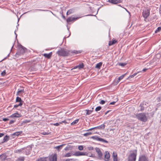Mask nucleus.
Masks as SVG:
<instances>
[{"instance_id": "obj_1", "label": "nucleus", "mask_w": 161, "mask_h": 161, "mask_svg": "<svg viewBox=\"0 0 161 161\" xmlns=\"http://www.w3.org/2000/svg\"><path fill=\"white\" fill-rule=\"evenodd\" d=\"M57 54L60 56H67L70 55V51L64 48H61L57 52Z\"/></svg>"}, {"instance_id": "obj_2", "label": "nucleus", "mask_w": 161, "mask_h": 161, "mask_svg": "<svg viewBox=\"0 0 161 161\" xmlns=\"http://www.w3.org/2000/svg\"><path fill=\"white\" fill-rule=\"evenodd\" d=\"M136 118L141 121L146 122L147 121V117L145 113L136 114Z\"/></svg>"}, {"instance_id": "obj_3", "label": "nucleus", "mask_w": 161, "mask_h": 161, "mask_svg": "<svg viewBox=\"0 0 161 161\" xmlns=\"http://www.w3.org/2000/svg\"><path fill=\"white\" fill-rule=\"evenodd\" d=\"M136 155L137 153L136 151L135 153H131L129 155L128 158V161H136Z\"/></svg>"}, {"instance_id": "obj_4", "label": "nucleus", "mask_w": 161, "mask_h": 161, "mask_svg": "<svg viewBox=\"0 0 161 161\" xmlns=\"http://www.w3.org/2000/svg\"><path fill=\"white\" fill-rule=\"evenodd\" d=\"M91 138L97 141H100L106 143H108V142L102 138H100L98 136H92L91 137Z\"/></svg>"}, {"instance_id": "obj_5", "label": "nucleus", "mask_w": 161, "mask_h": 161, "mask_svg": "<svg viewBox=\"0 0 161 161\" xmlns=\"http://www.w3.org/2000/svg\"><path fill=\"white\" fill-rule=\"evenodd\" d=\"M150 14V10L147 9L143 10L142 12V15L144 18L146 19Z\"/></svg>"}, {"instance_id": "obj_6", "label": "nucleus", "mask_w": 161, "mask_h": 161, "mask_svg": "<svg viewBox=\"0 0 161 161\" xmlns=\"http://www.w3.org/2000/svg\"><path fill=\"white\" fill-rule=\"evenodd\" d=\"M31 148L30 147H27L26 148H24L22 152L26 155H28L30 154Z\"/></svg>"}, {"instance_id": "obj_7", "label": "nucleus", "mask_w": 161, "mask_h": 161, "mask_svg": "<svg viewBox=\"0 0 161 161\" xmlns=\"http://www.w3.org/2000/svg\"><path fill=\"white\" fill-rule=\"evenodd\" d=\"M138 161H149L147 157L144 155L140 156L139 158Z\"/></svg>"}, {"instance_id": "obj_8", "label": "nucleus", "mask_w": 161, "mask_h": 161, "mask_svg": "<svg viewBox=\"0 0 161 161\" xmlns=\"http://www.w3.org/2000/svg\"><path fill=\"white\" fill-rule=\"evenodd\" d=\"M104 154V161H109L110 157L109 153L107 151H106L105 152Z\"/></svg>"}, {"instance_id": "obj_9", "label": "nucleus", "mask_w": 161, "mask_h": 161, "mask_svg": "<svg viewBox=\"0 0 161 161\" xmlns=\"http://www.w3.org/2000/svg\"><path fill=\"white\" fill-rule=\"evenodd\" d=\"M147 103L145 101H143L139 105V107H140V110L141 111H143L144 110V106L146 105Z\"/></svg>"}, {"instance_id": "obj_10", "label": "nucleus", "mask_w": 161, "mask_h": 161, "mask_svg": "<svg viewBox=\"0 0 161 161\" xmlns=\"http://www.w3.org/2000/svg\"><path fill=\"white\" fill-rule=\"evenodd\" d=\"M95 150L97 153L98 157L99 158H101L103 156V154L102 153L99 148L98 147H96L95 148Z\"/></svg>"}, {"instance_id": "obj_11", "label": "nucleus", "mask_w": 161, "mask_h": 161, "mask_svg": "<svg viewBox=\"0 0 161 161\" xmlns=\"http://www.w3.org/2000/svg\"><path fill=\"white\" fill-rule=\"evenodd\" d=\"M50 161H57V155L56 154H54L52 156L50 157L49 158Z\"/></svg>"}, {"instance_id": "obj_12", "label": "nucleus", "mask_w": 161, "mask_h": 161, "mask_svg": "<svg viewBox=\"0 0 161 161\" xmlns=\"http://www.w3.org/2000/svg\"><path fill=\"white\" fill-rule=\"evenodd\" d=\"M7 156L5 153H4L0 155V161H3L6 160Z\"/></svg>"}, {"instance_id": "obj_13", "label": "nucleus", "mask_w": 161, "mask_h": 161, "mask_svg": "<svg viewBox=\"0 0 161 161\" xmlns=\"http://www.w3.org/2000/svg\"><path fill=\"white\" fill-rule=\"evenodd\" d=\"M76 156H79L81 155H87V153H86L80 152H76L75 154H74Z\"/></svg>"}, {"instance_id": "obj_14", "label": "nucleus", "mask_w": 161, "mask_h": 161, "mask_svg": "<svg viewBox=\"0 0 161 161\" xmlns=\"http://www.w3.org/2000/svg\"><path fill=\"white\" fill-rule=\"evenodd\" d=\"M26 48L24 47L21 45L19 49V52L20 54H23L25 52V49Z\"/></svg>"}, {"instance_id": "obj_15", "label": "nucleus", "mask_w": 161, "mask_h": 161, "mask_svg": "<svg viewBox=\"0 0 161 161\" xmlns=\"http://www.w3.org/2000/svg\"><path fill=\"white\" fill-rule=\"evenodd\" d=\"M78 18H75L74 17H70L68 18L67 19V22L68 23L70 22L71 21H75Z\"/></svg>"}, {"instance_id": "obj_16", "label": "nucleus", "mask_w": 161, "mask_h": 161, "mask_svg": "<svg viewBox=\"0 0 161 161\" xmlns=\"http://www.w3.org/2000/svg\"><path fill=\"white\" fill-rule=\"evenodd\" d=\"M52 52L50 53H44L43 54V55L45 58L49 59L51 58L52 55Z\"/></svg>"}, {"instance_id": "obj_17", "label": "nucleus", "mask_w": 161, "mask_h": 161, "mask_svg": "<svg viewBox=\"0 0 161 161\" xmlns=\"http://www.w3.org/2000/svg\"><path fill=\"white\" fill-rule=\"evenodd\" d=\"M21 116V114H18L17 113H15L13 114L12 115H11L10 116V117H12V118H13V117L19 118V117H20Z\"/></svg>"}, {"instance_id": "obj_18", "label": "nucleus", "mask_w": 161, "mask_h": 161, "mask_svg": "<svg viewBox=\"0 0 161 161\" xmlns=\"http://www.w3.org/2000/svg\"><path fill=\"white\" fill-rule=\"evenodd\" d=\"M105 125L104 124H103L101 125H99L98 126L95 127V129H99L100 130H103L104 129L105 127Z\"/></svg>"}, {"instance_id": "obj_19", "label": "nucleus", "mask_w": 161, "mask_h": 161, "mask_svg": "<svg viewBox=\"0 0 161 161\" xmlns=\"http://www.w3.org/2000/svg\"><path fill=\"white\" fill-rule=\"evenodd\" d=\"M108 1L113 4H116L120 3V0H108Z\"/></svg>"}, {"instance_id": "obj_20", "label": "nucleus", "mask_w": 161, "mask_h": 161, "mask_svg": "<svg viewBox=\"0 0 161 161\" xmlns=\"http://www.w3.org/2000/svg\"><path fill=\"white\" fill-rule=\"evenodd\" d=\"M117 42V41L115 40L112 39L111 41H110L108 43V45L109 46H111L112 45L114 44H115Z\"/></svg>"}, {"instance_id": "obj_21", "label": "nucleus", "mask_w": 161, "mask_h": 161, "mask_svg": "<svg viewBox=\"0 0 161 161\" xmlns=\"http://www.w3.org/2000/svg\"><path fill=\"white\" fill-rule=\"evenodd\" d=\"M9 136H8L6 135L3 138L2 143H4V142L8 141L9 140Z\"/></svg>"}, {"instance_id": "obj_22", "label": "nucleus", "mask_w": 161, "mask_h": 161, "mask_svg": "<svg viewBox=\"0 0 161 161\" xmlns=\"http://www.w3.org/2000/svg\"><path fill=\"white\" fill-rule=\"evenodd\" d=\"M117 153L114 154V153H113V161H118V159L117 157Z\"/></svg>"}, {"instance_id": "obj_23", "label": "nucleus", "mask_w": 161, "mask_h": 161, "mask_svg": "<svg viewBox=\"0 0 161 161\" xmlns=\"http://www.w3.org/2000/svg\"><path fill=\"white\" fill-rule=\"evenodd\" d=\"M22 133V131H18L12 134L13 136H18Z\"/></svg>"}, {"instance_id": "obj_24", "label": "nucleus", "mask_w": 161, "mask_h": 161, "mask_svg": "<svg viewBox=\"0 0 161 161\" xmlns=\"http://www.w3.org/2000/svg\"><path fill=\"white\" fill-rule=\"evenodd\" d=\"M16 102L17 103H23V101L21 100V98L17 97L16 98Z\"/></svg>"}, {"instance_id": "obj_25", "label": "nucleus", "mask_w": 161, "mask_h": 161, "mask_svg": "<svg viewBox=\"0 0 161 161\" xmlns=\"http://www.w3.org/2000/svg\"><path fill=\"white\" fill-rule=\"evenodd\" d=\"M102 63L101 62L99 63H97L96 65L95 66V68H98V69H100L101 67L102 66Z\"/></svg>"}, {"instance_id": "obj_26", "label": "nucleus", "mask_w": 161, "mask_h": 161, "mask_svg": "<svg viewBox=\"0 0 161 161\" xmlns=\"http://www.w3.org/2000/svg\"><path fill=\"white\" fill-rule=\"evenodd\" d=\"M24 150V148H22L19 149H18L14 151V153H20Z\"/></svg>"}, {"instance_id": "obj_27", "label": "nucleus", "mask_w": 161, "mask_h": 161, "mask_svg": "<svg viewBox=\"0 0 161 161\" xmlns=\"http://www.w3.org/2000/svg\"><path fill=\"white\" fill-rule=\"evenodd\" d=\"M23 103H19L18 104H16L14 106V108H17L19 106H21L23 105Z\"/></svg>"}, {"instance_id": "obj_28", "label": "nucleus", "mask_w": 161, "mask_h": 161, "mask_svg": "<svg viewBox=\"0 0 161 161\" xmlns=\"http://www.w3.org/2000/svg\"><path fill=\"white\" fill-rule=\"evenodd\" d=\"M78 69H80L83 68L84 66V64L83 63L79 64L78 65Z\"/></svg>"}, {"instance_id": "obj_29", "label": "nucleus", "mask_w": 161, "mask_h": 161, "mask_svg": "<svg viewBox=\"0 0 161 161\" xmlns=\"http://www.w3.org/2000/svg\"><path fill=\"white\" fill-rule=\"evenodd\" d=\"M64 145H61L55 147V148L57 149L58 151H59L60 149H61Z\"/></svg>"}, {"instance_id": "obj_30", "label": "nucleus", "mask_w": 161, "mask_h": 161, "mask_svg": "<svg viewBox=\"0 0 161 161\" xmlns=\"http://www.w3.org/2000/svg\"><path fill=\"white\" fill-rule=\"evenodd\" d=\"M75 53V54H77L79 53H80V52L79 51H76V50H73L71 52L70 51V53Z\"/></svg>"}, {"instance_id": "obj_31", "label": "nucleus", "mask_w": 161, "mask_h": 161, "mask_svg": "<svg viewBox=\"0 0 161 161\" xmlns=\"http://www.w3.org/2000/svg\"><path fill=\"white\" fill-rule=\"evenodd\" d=\"M25 159L24 157H21L17 159L18 161H24Z\"/></svg>"}, {"instance_id": "obj_32", "label": "nucleus", "mask_w": 161, "mask_h": 161, "mask_svg": "<svg viewBox=\"0 0 161 161\" xmlns=\"http://www.w3.org/2000/svg\"><path fill=\"white\" fill-rule=\"evenodd\" d=\"M72 155L71 153H68L65 154L64 156V157H69L71 156Z\"/></svg>"}, {"instance_id": "obj_33", "label": "nucleus", "mask_w": 161, "mask_h": 161, "mask_svg": "<svg viewBox=\"0 0 161 161\" xmlns=\"http://www.w3.org/2000/svg\"><path fill=\"white\" fill-rule=\"evenodd\" d=\"M125 75H126V74H125L122 75L120 76L119 77L118 79V80H122L123 78L125 77Z\"/></svg>"}, {"instance_id": "obj_34", "label": "nucleus", "mask_w": 161, "mask_h": 161, "mask_svg": "<svg viewBox=\"0 0 161 161\" xmlns=\"http://www.w3.org/2000/svg\"><path fill=\"white\" fill-rule=\"evenodd\" d=\"M79 121V119H76V120H74V121H73L71 124V125H75V124H77L78 122Z\"/></svg>"}, {"instance_id": "obj_35", "label": "nucleus", "mask_w": 161, "mask_h": 161, "mask_svg": "<svg viewBox=\"0 0 161 161\" xmlns=\"http://www.w3.org/2000/svg\"><path fill=\"white\" fill-rule=\"evenodd\" d=\"M137 73H135L133 75H130L127 78V79H130V78H131L133 77L134 76H136L137 75Z\"/></svg>"}, {"instance_id": "obj_36", "label": "nucleus", "mask_w": 161, "mask_h": 161, "mask_svg": "<svg viewBox=\"0 0 161 161\" xmlns=\"http://www.w3.org/2000/svg\"><path fill=\"white\" fill-rule=\"evenodd\" d=\"M92 134V133L91 132H87V133H85L84 134H83V136H89V135H91Z\"/></svg>"}, {"instance_id": "obj_37", "label": "nucleus", "mask_w": 161, "mask_h": 161, "mask_svg": "<svg viewBox=\"0 0 161 161\" xmlns=\"http://www.w3.org/2000/svg\"><path fill=\"white\" fill-rule=\"evenodd\" d=\"M61 124V123H51V125H53L56 126H58L59 125Z\"/></svg>"}, {"instance_id": "obj_38", "label": "nucleus", "mask_w": 161, "mask_h": 161, "mask_svg": "<svg viewBox=\"0 0 161 161\" xmlns=\"http://www.w3.org/2000/svg\"><path fill=\"white\" fill-rule=\"evenodd\" d=\"M126 64V63H119L118 64L119 65L121 66L122 67L124 66Z\"/></svg>"}, {"instance_id": "obj_39", "label": "nucleus", "mask_w": 161, "mask_h": 161, "mask_svg": "<svg viewBox=\"0 0 161 161\" xmlns=\"http://www.w3.org/2000/svg\"><path fill=\"white\" fill-rule=\"evenodd\" d=\"M101 109V107L100 106H99L96 107L95 109V111L97 112L100 110Z\"/></svg>"}, {"instance_id": "obj_40", "label": "nucleus", "mask_w": 161, "mask_h": 161, "mask_svg": "<svg viewBox=\"0 0 161 161\" xmlns=\"http://www.w3.org/2000/svg\"><path fill=\"white\" fill-rule=\"evenodd\" d=\"M22 92H24L23 90H19L16 93V95H19V94Z\"/></svg>"}, {"instance_id": "obj_41", "label": "nucleus", "mask_w": 161, "mask_h": 161, "mask_svg": "<svg viewBox=\"0 0 161 161\" xmlns=\"http://www.w3.org/2000/svg\"><path fill=\"white\" fill-rule=\"evenodd\" d=\"M161 30V27H158L157 29H156L155 31V33H157L159 31Z\"/></svg>"}, {"instance_id": "obj_42", "label": "nucleus", "mask_w": 161, "mask_h": 161, "mask_svg": "<svg viewBox=\"0 0 161 161\" xmlns=\"http://www.w3.org/2000/svg\"><path fill=\"white\" fill-rule=\"evenodd\" d=\"M72 13V10L71 9L67 11L66 14L67 15H69Z\"/></svg>"}, {"instance_id": "obj_43", "label": "nucleus", "mask_w": 161, "mask_h": 161, "mask_svg": "<svg viewBox=\"0 0 161 161\" xmlns=\"http://www.w3.org/2000/svg\"><path fill=\"white\" fill-rule=\"evenodd\" d=\"M30 120H25L23 121V123L26 124L30 122Z\"/></svg>"}, {"instance_id": "obj_44", "label": "nucleus", "mask_w": 161, "mask_h": 161, "mask_svg": "<svg viewBox=\"0 0 161 161\" xmlns=\"http://www.w3.org/2000/svg\"><path fill=\"white\" fill-rule=\"evenodd\" d=\"M86 110V114L87 115H89L91 114V113L92 112V111L91 110Z\"/></svg>"}, {"instance_id": "obj_45", "label": "nucleus", "mask_w": 161, "mask_h": 161, "mask_svg": "<svg viewBox=\"0 0 161 161\" xmlns=\"http://www.w3.org/2000/svg\"><path fill=\"white\" fill-rule=\"evenodd\" d=\"M106 101L103 100H101L100 102L99 103L101 104H104L105 103Z\"/></svg>"}, {"instance_id": "obj_46", "label": "nucleus", "mask_w": 161, "mask_h": 161, "mask_svg": "<svg viewBox=\"0 0 161 161\" xmlns=\"http://www.w3.org/2000/svg\"><path fill=\"white\" fill-rule=\"evenodd\" d=\"M78 149L80 150H82L83 149V147L82 146H80L78 147Z\"/></svg>"}, {"instance_id": "obj_47", "label": "nucleus", "mask_w": 161, "mask_h": 161, "mask_svg": "<svg viewBox=\"0 0 161 161\" xmlns=\"http://www.w3.org/2000/svg\"><path fill=\"white\" fill-rule=\"evenodd\" d=\"M119 81H114L113 84L114 85H117L119 83Z\"/></svg>"}, {"instance_id": "obj_48", "label": "nucleus", "mask_w": 161, "mask_h": 161, "mask_svg": "<svg viewBox=\"0 0 161 161\" xmlns=\"http://www.w3.org/2000/svg\"><path fill=\"white\" fill-rule=\"evenodd\" d=\"M74 159L72 158H68L65 160V161H74Z\"/></svg>"}, {"instance_id": "obj_49", "label": "nucleus", "mask_w": 161, "mask_h": 161, "mask_svg": "<svg viewBox=\"0 0 161 161\" xmlns=\"http://www.w3.org/2000/svg\"><path fill=\"white\" fill-rule=\"evenodd\" d=\"M45 11L46 10H42V9H36L33 10V11Z\"/></svg>"}, {"instance_id": "obj_50", "label": "nucleus", "mask_w": 161, "mask_h": 161, "mask_svg": "<svg viewBox=\"0 0 161 161\" xmlns=\"http://www.w3.org/2000/svg\"><path fill=\"white\" fill-rule=\"evenodd\" d=\"M14 122H15V120H11L10 121L9 124H12L14 123Z\"/></svg>"}, {"instance_id": "obj_51", "label": "nucleus", "mask_w": 161, "mask_h": 161, "mask_svg": "<svg viewBox=\"0 0 161 161\" xmlns=\"http://www.w3.org/2000/svg\"><path fill=\"white\" fill-rule=\"evenodd\" d=\"M5 74H6L5 71L4 70L1 73V75H2L4 76L5 75Z\"/></svg>"}, {"instance_id": "obj_52", "label": "nucleus", "mask_w": 161, "mask_h": 161, "mask_svg": "<svg viewBox=\"0 0 161 161\" xmlns=\"http://www.w3.org/2000/svg\"><path fill=\"white\" fill-rule=\"evenodd\" d=\"M9 120V119L6 118H4L3 119V120L4 121H6Z\"/></svg>"}, {"instance_id": "obj_53", "label": "nucleus", "mask_w": 161, "mask_h": 161, "mask_svg": "<svg viewBox=\"0 0 161 161\" xmlns=\"http://www.w3.org/2000/svg\"><path fill=\"white\" fill-rule=\"evenodd\" d=\"M116 103L115 102H113L109 103V105H114Z\"/></svg>"}, {"instance_id": "obj_54", "label": "nucleus", "mask_w": 161, "mask_h": 161, "mask_svg": "<svg viewBox=\"0 0 161 161\" xmlns=\"http://www.w3.org/2000/svg\"><path fill=\"white\" fill-rule=\"evenodd\" d=\"M94 129H95L94 127L92 128H90V129H89L86 130V131H90V130H94Z\"/></svg>"}, {"instance_id": "obj_55", "label": "nucleus", "mask_w": 161, "mask_h": 161, "mask_svg": "<svg viewBox=\"0 0 161 161\" xmlns=\"http://www.w3.org/2000/svg\"><path fill=\"white\" fill-rule=\"evenodd\" d=\"M46 158H40L41 159L42 161H46V160H45Z\"/></svg>"}, {"instance_id": "obj_56", "label": "nucleus", "mask_w": 161, "mask_h": 161, "mask_svg": "<svg viewBox=\"0 0 161 161\" xmlns=\"http://www.w3.org/2000/svg\"><path fill=\"white\" fill-rule=\"evenodd\" d=\"M147 69L144 68L143 69V70H142V71L141 72H144L146 71Z\"/></svg>"}, {"instance_id": "obj_57", "label": "nucleus", "mask_w": 161, "mask_h": 161, "mask_svg": "<svg viewBox=\"0 0 161 161\" xmlns=\"http://www.w3.org/2000/svg\"><path fill=\"white\" fill-rule=\"evenodd\" d=\"M78 68V65H77V66H75L74 68L72 69H77Z\"/></svg>"}, {"instance_id": "obj_58", "label": "nucleus", "mask_w": 161, "mask_h": 161, "mask_svg": "<svg viewBox=\"0 0 161 161\" xmlns=\"http://www.w3.org/2000/svg\"><path fill=\"white\" fill-rule=\"evenodd\" d=\"M61 123V124H62V123H64L65 124H66L67 123V122L65 120L63 121H62L61 122H60Z\"/></svg>"}, {"instance_id": "obj_59", "label": "nucleus", "mask_w": 161, "mask_h": 161, "mask_svg": "<svg viewBox=\"0 0 161 161\" xmlns=\"http://www.w3.org/2000/svg\"><path fill=\"white\" fill-rule=\"evenodd\" d=\"M4 135V134L3 133H0V137L3 136Z\"/></svg>"}, {"instance_id": "obj_60", "label": "nucleus", "mask_w": 161, "mask_h": 161, "mask_svg": "<svg viewBox=\"0 0 161 161\" xmlns=\"http://www.w3.org/2000/svg\"><path fill=\"white\" fill-rule=\"evenodd\" d=\"M44 135H48V134L46 132H43L42 133Z\"/></svg>"}, {"instance_id": "obj_61", "label": "nucleus", "mask_w": 161, "mask_h": 161, "mask_svg": "<svg viewBox=\"0 0 161 161\" xmlns=\"http://www.w3.org/2000/svg\"><path fill=\"white\" fill-rule=\"evenodd\" d=\"M161 101V97H159L158 99V101Z\"/></svg>"}, {"instance_id": "obj_62", "label": "nucleus", "mask_w": 161, "mask_h": 161, "mask_svg": "<svg viewBox=\"0 0 161 161\" xmlns=\"http://www.w3.org/2000/svg\"><path fill=\"white\" fill-rule=\"evenodd\" d=\"M110 110H108V111H107L105 113V115H106L109 112H110Z\"/></svg>"}, {"instance_id": "obj_63", "label": "nucleus", "mask_w": 161, "mask_h": 161, "mask_svg": "<svg viewBox=\"0 0 161 161\" xmlns=\"http://www.w3.org/2000/svg\"><path fill=\"white\" fill-rule=\"evenodd\" d=\"M36 161H42L41 159L40 158H38Z\"/></svg>"}, {"instance_id": "obj_64", "label": "nucleus", "mask_w": 161, "mask_h": 161, "mask_svg": "<svg viewBox=\"0 0 161 161\" xmlns=\"http://www.w3.org/2000/svg\"><path fill=\"white\" fill-rule=\"evenodd\" d=\"M159 12H161V5H160V6Z\"/></svg>"}]
</instances>
